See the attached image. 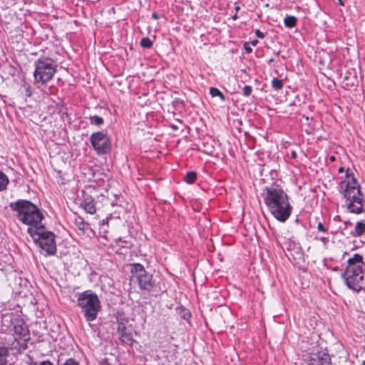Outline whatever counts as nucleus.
I'll use <instances>...</instances> for the list:
<instances>
[{"label": "nucleus", "instance_id": "obj_1", "mask_svg": "<svg viewBox=\"0 0 365 365\" xmlns=\"http://www.w3.org/2000/svg\"><path fill=\"white\" fill-rule=\"evenodd\" d=\"M346 179L339 185L340 192L345 199V206L354 214H361L364 212L365 202L364 196L361 191V187L352 173H346Z\"/></svg>", "mask_w": 365, "mask_h": 365}, {"label": "nucleus", "instance_id": "obj_2", "mask_svg": "<svg viewBox=\"0 0 365 365\" xmlns=\"http://www.w3.org/2000/svg\"><path fill=\"white\" fill-rule=\"evenodd\" d=\"M341 277L349 289L357 293L365 290V262L361 255L356 253L347 260Z\"/></svg>", "mask_w": 365, "mask_h": 365}, {"label": "nucleus", "instance_id": "obj_3", "mask_svg": "<svg viewBox=\"0 0 365 365\" xmlns=\"http://www.w3.org/2000/svg\"><path fill=\"white\" fill-rule=\"evenodd\" d=\"M10 209L16 212L17 219L24 225L36 228L41 225L44 216L41 210L31 201L19 199L9 203Z\"/></svg>", "mask_w": 365, "mask_h": 365}, {"label": "nucleus", "instance_id": "obj_4", "mask_svg": "<svg viewBox=\"0 0 365 365\" xmlns=\"http://www.w3.org/2000/svg\"><path fill=\"white\" fill-rule=\"evenodd\" d=\"M27 232L34 242L45 252L44 255H53L56 252L55 235L46 230L42 225L36 228L29 227Z\"/></svg>", "mask_w": 365, "mask_h": 365}, {"label": "nucleus", "instance_id": "obj_5", "mask_svg": "<svg viewBox=\"0 0 365 365\" xmlns=\"http://www.w3.org/2000/svg\"><path fill=\"white\" fill-rule=\"evenodd\" d=\"M77 302L88 322L96 319L101 310V302L96 294L91 290H86L79 294Z\"/></svg>", "mask_w": 365, "mask_h": 365}, {"label": "nucleus", "instance_id": "obj_6", "mask_svg": "<svg viewBox=\"0 0 365 365\" xmlns=\"http://www.w3.org/2000/svg\"><path fill=\"white\" fill-rule=\"evenodd\" d=\"M56 71L57 64L54 60L41 57L35 62L34 81L36 83L46 85L53 78Z\"/></svg>", "mask_w": 365, "mask_h": 365}, {"label": "nucleus", "instance_id": "obj_7", "mask_svg": "<svg viewBox=\"0 0 365 365\" xmlns=\"http://www.w3.org/2000/svg\"><path fill=\"white\" fill-rule=\"evenodd\" d=\"M282 187L275 181V220L285 222L291 216L293 207Z\"/></svg>", "mask_w": 365, "mask_h": 365}, {"label": "nucleus", "instance_id": "obj_8", "mask_svg": "<svg viewBox=\"0 0 365 365\" xmlns=\"http://www.w3.org/2000/svg\"><path fill=\"white\" fill-rule=\"evenodd\" d=\"M131 281L137 282L141 290L151 291L155 286L153 275L140 263L130 264Z\"/></svg>", "mask_w": 365, "mask_h": 365}, {"label": "nucleus", "instance_id": "obj_9", "mask_svg": "<svg viewBox=\"0 0 365 365\" xmlns=\"http://www.w3.org/2000/svg\"><path fill=\"white\" fill-rule=\"evenodd\" d=\"M90 141L94 150L98 155L108 153L110 150V140L108 135L103 131L91 134Z\"/></svg>", "mask_w": 365, "mask_h": 365}, {"label": "nucleus", "instance_id": "obj_10", "mask_svg": "<svg viewBox=\"0 0 365 365\" xmlns=\"http://www.w3.org/2000/svg\"><path fill=\"white\" fill-rule=\"evenodd\" d=\"M118 333L119 339L123 344L132 346L135 340L133 338L132 329L127 327L123 321L118 322Z\"/></svg>", "mask_w": 365, "mask_h": 365}, {"label": "nucleus", "instance_id": "obj_11", "mask_svg": "<svg viewBox=\"0 0 365 365\" xmlns=\"http://www.w3.org/2000/svg\"><path fill=\"white\" fill-rule=\"evenodd\" d=\"M304 365H331V357L324 351L313 353L309 361Z\"/></svg>", "mask_w": 365, "mask_h": 365}, {"label": "nucleus", "instance_id": "obj_12", "mask_svg": "<svg viewBox=\"0 0 365 365\" xmlns=\"http://www.w3.org/2000/svg\"><path fill=\"white\" fill-rule=\"evenodd\" d=\"M264 191L265 192H262V195L264 197L268 212L274 217V190L266 187Z\"/></svg>", "mask_w": 365, "mask_h": 365}, {"label": "nucleus", "instance_id": "obj_13", "mask_svg": "<svg viewBox=\"0 0 365 365\" xmlns=\"http://www.w3.org/2000/svg\"><path fill=\"white\" fill-rule=\"evenodd\" d=\"M83 199L81 202V207H83L86 212L91 215L94 214L96 209L93 198L85 192H83Z\"/></svg>", "mask_w": 365, "mask_h": 365}, {"label": "nucleus", "instance_id": "obj_14", "mask_svg": "<svg viewBox=\"0 0 365 365\" xmlns=\"http://www.w3.org/2000/svg\"><path fill=\"white\" fill-rule=\"evenodd\" d=\"M365 233V222L364 221H358L353 231L351 232L352 237H360Z\"/></svg>", "mask_w": 365, "mask_h": 365}, {"label": "nucleus", "instance_id": "obj_15", "mask_svg": "<svg viewBox=\"0 0 365 365\" xmlns=\"http://www.w3.org/2000/svg\"><path fill=\"white\" fill-rule=\"evenodd\" d=\"M9 356V349L0 344V365H8L7 358Z\"/></svg>", "mask_w": 365, "mask_h": 365}, {"label": "nucleus", "instance_id": "obj_16", "mask_svg": "<svg viewBox=\"0 0 365 365\" xmlns=\"http://www.w3.org/2000/svg\"><path fill=\"white\" fill-rule=\"evenodd\" d=\"M176 311L181 319L187 322L190 320L191 317V313L188 309L181 306L177 307Z\"/></svg>", "mask_w": 365, "mask_h": 365}, {"label": "nucleus", "instance_id": "obj_17", "mask_svg": "<svg viewBox=\"0 0 365 365\" xmlns=\"http://www.w3.org/2000/svg\"><path fill=\"white\" fill-rule=\"evenodd\" d=\"M73 223L75 226L81 232V233H84L86 228V223L84 220L80 216H76L73 220Z\"/></svg>", "mask_w": 365, "mask_h": 365}, {"label": "nucleus", "instance_id": "obj_18", "mask_svg": "<svg viewBox=\"0 0 365 365\" xmlns=\"http://www.w3.org/2000/svg\"><path fill=\"white\" fill-rule=\"evenodd\" d=\"M297 19L294 16L287 15L284 19V26L287 28H293L297 24Z\"/></svg>", "mask_w": 365, "mask_h": 365}, {"label": "nucleus", "instance_id": "obj_19", "mask_svg": "<svg viewBox=\"0 0 365 365\" xmlns=\"http://www.w3.org/2000/svg\"><path fill=\"white\" fill-rule=\"evenodd\" d=\"M9 182L7 176L0 171V191H3L6 189Z\"/></svg>", "mask_w": 365, "mask_h": 365}, {"label": "nucleus", "instance_id": "obj_20", "mask_svg": "<svg viewBox=\"0 0 365 365\" xmlns=\"http://www.w3.org/2000/svg\"><path fill=\"white\" fill-rule=\"evenodd\" d=\"M21 93L24 94V96L26 98H29L32 95L31 88L29 83H24L21 86Z\"/></svg>", "mask_w": 365, "mask_h": 365}, {"label": "nucleus", "instance_id": "obj_21", "mask_svg": "<svg viewBox=\"0 0 365 365\" xmlns=\"http://www.w3.org/2000/svg\"><path fill=\"white\" fill-rule=\"evenodd\" d=\"M196 178H197L196 173L195 172L191 171V172H188L185 175V180L187 183L192 184L196 180Z\"/></svg>", "mask_w": 365, "mask_h": 365}, {"label": "nucleus", "instance_id": "obj_22", "mask_svg": "<svg viewBox=\"0 0 365 365\" xmlns=\"http://www.w3.org/2000/svg\"><path fill=\"white\" fill-rule=\"evenodd\" d=\"M90 120H91V124H93V125H98V126L101 125L103 123V122H104L103 118L102 117H101V116H98V115L91 116L90 117Z\"/></svg>", "mask_w": 365, "mask_h": 365}, {"label": "nucleus", "instance_id": "obj_23", "mask_svg": "<svg viewBox=\"0 0 365 365\" xmlns=\"http://www.w3.org/2000/svg\"><path fill=\"white\" fill-rule=\"evenodd\" d=\"M140 46L145 48H150L153 46V41L148 37H144L140 41Z\"/></svg>", "mask_w": 365, "mask_h": 365}, {"label": "nucleus", "instance_id": "obj_24", "mask_svg": "<svg viewBox=\"0 0 365 365\" xmlns=\"http://www.w3.org/2000/svg\"><path fill=\"white\" fill-rule=\"evenodd\" d=\"M278 93H283L282 82L275 78V97L278 95Z\"/></svg>", "mask_w": 365, "mask_h": 365}, {"label": "nucleus", "instance_id": "obj_25", "mask_svg": "<svg viewBox=\"0 0 365 365\" xmlns=\"http://www.w3.org/2000/svg\"><path fill=\"white\" fill-rule=\"evenodd\" d=\"M287 91H285V92L283 91V93H278V95L275 97V100L279 101V103L285 101L287 100Z\"/></svg>", "mask_w": 365, "mask_h": 365}, {"label": "nucleus", "instance_id": "obj_26", "mask_svg": "<svg viewBox=\"0 0 365 365\" xmlns=\"http://www.w3.org/2000/svg\"><path fill=\"white\" fill-rule=\"evenodd\" d=\"M220 93L221 91L217 88L212 87L210 89V93L212 97L218 96L220 94Z\"/></svg>", "mask_w": 365, "mask_h": 365}, {"label": "nucleus", "instance_id": "obj_27", "mask_svg": "<svg viewBox=\"0 0 365 365\" xmlns=\"http://www.w3.org/2000/svg\"><path fill=\"white\" fill-rule=\"evenodd\" d=\"M252 87L250 86H245L243 88V94L245 96H249L252 93Z\"/></svg>", "mask_w": 365, "mask_h": 365}, {"label": "nucleus", "instance_id": "obj_28", "mask_svg": "<svg viewBox=\"0 0 365 365\" xmlns=\"http://www.w3.org/2000/svg\"><path fill=\"white\" fill-rule=\"evenodd\" d=\"M317 229L319 231L322 232H327V230L324 227V225L322 222H319L317 225Z\"/></svg>", "mask_w": 365, "mask_h": 365}, {"label": "nucleus", "instance_id": "obj_29", "mask_svg": "<svg viewBox=\"0 0 365 365\" xmlns=\"http://www.w3.org/2000/svg\"><path fill=\"white\" fill-rule=\"evenodd\" d=\"M244 48L247 53H250L252 51V48L250 47L249 43H245L244 44Z\"/></svg>", "mask_w": 365, "mask_h": 365}, {"label": "nucleus", "instance_id": "obj_30", "mask_svg": "<svg viewBox=\"0 0 365 365\" xmlns=\"http://www.w3.org/2000/svg\"><path fill=\"white\" fill-rule=\"evenodd\" d=\"M317 240H319V241H321L322 242H323V244L324 245H326L328 242H329V238L328 237H316Z\"/></svg>", "mask_w": 365, "mask_h": 365}, {"label": "nucleus", "instance_id": "obj_31", "mask_svg": "<svg viewBox=\"0 0 365 365\" xmlns=\"http://www.w3.org/2000/svg\"><path fill=\"white\" fill-rule=\"evenodd\" d=\"M63 365H78L76 361L73 359H68Z\"/></svg>", "mask_w": 365, "mask_h": 365}, {"label": "nucleus", "instance_id": "obj_32", "mask_svg": "<svg viewBox=\"0 0 365 365\" xmlns=\"http://www.w3.org/2000/svg\"><path fill=\"white\" fill-rule=\"evenodd\" d=\"M100 365H114L109 361V359H105L100 361Z\"/></svg>", "mask_w": 365, "mask_h": 365}, {"label": "nucleus", "instance_id": "obj_33", "mask_svg": "<svg viewBox=\"0 0 365 365\" xmlns=\"http://www.w3.org/2000/svg\"><path fill=\"white\" fill-rule=\"evenodd\" d=\"M31 365H38L37 363H33ZM40 365H53L50 361H43L40 363Z\"/></svg>", "mask_w": 365, "mask_h": 365}, {"label": "nucleus", "instance_id": "obj_34", "mask_svg": "<svg viewBox=\"0 0 365 365\" xmlns=\"http://www.w3.org/2000/svg\"><path fill=\"white\" fill-rule=\"evenodd\" d=\"M256 35H257V36H258L259 38H263L264 37L263 33L261 32L259 30H257L256 31Z\"/></svg>", "mask_w": 365, "mask_h": 365}, {"label": "nucleus", "instance_id": "obj_35", "mask_svg": "<svg viewBox=\"0 0 365 365\" xmlns=\"http://www.w3.org/2000/svg\"><path fill=\"white\" fill-rule=\"evenodd\" d=\"M152 17L153 19H158V14L155 12L153 13Z\"/></svg>", "mask_w": 365, "mask_h": 365}, {"label": "nucleus", "instance_id": "obj_36", "mask_svg": "<svg viewBox=\"0 0 365 365\" xmlns=\"http://www.w3.org/2000/svg\"><path fill=\"white\" fill-rule=\"evenodd\" d=\"M218 97L220 98V99L222 101H225V96L222 94V93L221 92L220 94L218 96Z\"/></svg>", "mask_w": 365, "mask_h": 365}, {"label": "nucleus", "instance_id": "obj_37", "mask_svg": "<svg viewBox=\"0 0 365 365\" xmlns=\"http://www.w3.org/2000/svg\"><path fill=\"white\" fill-rule=\"evenodd\" d=\"M344 168L343 167H340V168H339V170H338V172H339V173H344Z\"/></svg>", "mask_w": 365, "mask_h": 365}, {"label": "nucleus", "instance_id": "obj_38", "mask_svg": "<svg viewBox=\"0 0 365 365\" xmlns=\"http://www.w3.org/2000/svg\"><path fill=\"white\" fill-rule=\"evenodd\" d=\"M344 225H345V226L346 227L347 226H351V222L350 221H346V222H344Z\"/></svg>", "mask_w": 365, "mask_h": 365}, {"label": "nucleus", "instance_id": "obj_39", "mask_svg": "<svg viewBox=\"0 0 365 365\" xmlns=\"http://www.w3.org/2000/svg\"><path fill=\"white\" fill-rule=\"evenodd\" d=\"M329 160H330L331 162H334V161H335V160H336V157H335V156H334V155H332V156H331V157L329 158Z\"/></svg>", "mask_w": 365, "mask_h": 365}, {"label": "nucleus", "instance_id": "obj_40", "mask_svg": "<svg viewBox=\"0 0 365 365\" xmlns=\"http://www.w3.org/2000/svg\"><path fill=\"white\" fill-rule=\"evenodd\" d=\"M257 42H258L257 40H255V41H252V46H256Z\"/></svg>", "mask_w": 365, "mask_h": 365}, {"label": "nucleus", "instance_id": "obj_41", "mask_svg": "<svg viewBox=\"0 0 365 365\" xmlns=\"http://www.w3.org/2000/svg\"><path fill=\"white\" fill-rule=\"evenodd\" d=\"M338 1H339V4L340 5L344 6V4L343 0H338Z\"/></svg>", "mask_w": 365, "mask_h": 365}, {"label": "nucleus", "instance_id": "obj_42", "mask_svg": "<svg viewBox=\"0 0 365 365\" xmlns=\"http://www.w3.org/2000/svg\"><path fill=\"white\" fill-rule=\"evenodd\" d=\"M292 157H293V158H295V157H296V155H297V154H296V153H295L294 151H293V152L292 153Z\"/></svg>", "mask_w": 365, "mask_h": 365}, {"label": "nucleus", "instance_id": "obj_43", "mask_svg": "<svg viewBox=\"0 0 365 365\" xmlns=\"http://www.w3.org/2000/svg\"><path fill=\"white\" fill-rule=\"evenodd\" d=\"M232 19H233L234 20H236V19H237V14H235V15L233 16Z\"/></svg>", "mask_w": 365, "mask_h": 365}, {"label": "nucleus", "instance_id": "obj_44", "mask_svg": "<svg viewBox=\"0 0 365 365\" xmlns=\"http://www.w3.org/2000/svg\"><path fill=\"white\" fill-rule=\"evenodd\" d=\"M271 84L274 86V78L271 81Z\"/></svg>", "mask_w": 365, "mask_h": 365}, {"label": "nucleus", "instance_id": "obj_45", "mask_svg": "<svg viewBox=\"0 0 365 365\" xmlns=\"http://www.w3.org/2000/svg\"><path fill=\"white\" fill-rule=\"evenodd\" d=\"M240 9V7L239 6H235V10L236 11H238Z\"/></svg>", "mask_w": 365, "mask_h": 365}, {"label": "nucleus", "instance_id": "obj_46", "mask_svg": "<svg viewBox=\"0 0 365 365\" xmlns=\"http://www.w3.org/2000/svg\"><path fill=\"white\" fill-rule=\"evenodd\" d=\"M348 79H349V77H348V76H345V77H344V80H345V81H347Z\"/></svg>", "mask_w": 365, "mask_h": 365}, {"label": "nucleus", "instance_id": "obj_47", "mask_svg": "<svg viewBox=\"0 0 365 365\" xmlns=\"http://www.w3.org/2000/svg\"><path fill=\"white\" fill-rule=\"evenodd\" d=\"M287 144H288V143H287V142H285V143H284V147H286V146H287Z\"/></svg>", "mask_w": 365, "mask_h": 365}, {"label": "nucleus", "instance_id": "obj_48", "mask_svg": "<svg viewBox=\"0 0 365 365\" xmlns=\"http://www.w3.org/2000/svg\"><path fill=\"white\" fill-rule=\"evenodd\" d=\"M361 365H365V361L363 362V364Z\"/></svg>", "mask_w": 365, "mask_h": 365}]
</instances>
